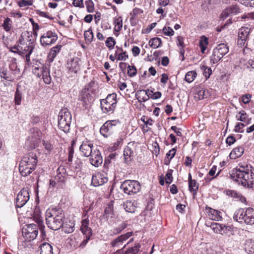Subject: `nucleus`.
I'll return each mask as SVG.
<instances>
[{
    "instance_id": "obj_1",
    "label": "nucleus",
    "mask_w": 254,
    "mask_h": 254,
    "mask_svg": "<svg viewBox=\"0 0 254 254\" xmlns=\"http://www.w3.org/2000/svg\"><path fill=\"white\" fill-rule=\"evenodd\" d=\"M252 168L250 165L240 163L231 174V177L245 187L254 189V173Z\"/></svg>"
},
{
    "instance_id": "obj_2",
    "label": "nucleus",
    "mask_w": 254,
    "mask_h": 254,
    "mask_svg": "<svg viewBox=\"0 0 254 254\" xmlns=\"http://www.w3.org/2000/svg\"><path fill=\"white\" fill-rule=\"evenodd\" d=\"M64 218V213L61 209L49 208L46 212V224L53 230H58L62 227Z\"/></svg>"
},
{
    "instance_id": "obj_3",
    "label": "nucleus",
    "mask_w": 254,
    "mask_h": 254,
    "mask_svg": "<svg viewBox=\"0 0 254 254\" xmlns=\"http://www.w3.org/2000/svg\"><path fill=\"white\" fill-rule=\"evenodd\" d=\"M37 162L35 153L30 152L25 155L19 163V170L21 176L26 177L30 175L35 169Z\"/></svg>"
},
{
    "instance_id": "obj_4",
    "label": "nucleus",
    "mask_w": 254,
    "mask_h": 254,
    "mask_svg": "<svg viewBox=\"0 0 254 254\" xmlns=\"http://www.w3.org/2000/svg\"><path fill=\"white\" fill-rule=\"evenodd\" d=\"M18 43L26 53V61L27 63L30 61V56L35 45V38L31 32L23 31L18 39Z\"/></svg>"
},
{
    "instance_id": "obj_5",
    "label": "nucleus",
    "mask_w": 254,
    "mask_h": 254,
    "mask_svg": "<svg viewBox=\"0 0 254 254\" xmlns=\"http://www.w3.org/2000/svg\"><path fill=\"white\" fill-rule=\"evenodd\" d=\"M233 218L240 223L253 225L254 224V209L251 207L239 209L235 212Z\"/></svg>"
},
{
    "instance_id": "obj_6",
    "label": "nucleus",
    "mask_w": 254,
    "mask_h": 254,
    "mask_svg": "<svg viewBox=\"0 0 254 254\" xmlns=\"http://www.w3.org/2000/svg\"><path fill=\"white\" fill-rule=\"evenodd\" d=\"M71 119V114L68 110L67 108L62 109L58 117L59 128L64 132H69Z\"/></svg>"
},
{
    "instance_id": "obj_7",
    "label": "nucleus",
    "mask_w": 254,
    "mask_h": 254,
    "mask_svg": "<svg viewBox=\"0 0 254 254\" xmlns=\"http://www.w3.org/2000/svg\"><path fill=\"white\" fill-rule=\"evenodd\" d=\"M117 103V94L115 93L110 94L105 99L101 100V110L104 113L111 114L115 111Z\"/></svg>"
},
{
    "instance_id": "obj_8",
    "label": "nucleus",
    "mask_w": 254,
    "mask_h": 254,
    "mask_svg": "<svg viewBox=\"0 0 254 254\" xmlns=\"http://www.w3.org/2000/svg\"><path fill=\"white\" fill-rule=\"evenodd\" d=\"M120 124L119 120L107 121L101 127L100 132L104 137L107 138L117 130Z\"/></svg>"
},
{
    "instance_id": "obj_9",
    "label": "nucleus",
    "mask_w": 254,
    "mask_h": 254,
    "mask_svg": "<svg viewBox=\"0 0 254 254\" xmlns=\"http://www.w3.org/2000/svg\"><path fill=\"white\" fill-rule=\"evenodd\" d=\"M229 52L227 44L221 43L214 48L210 57V62L213 64L217 63Z\"/></svg>"
},
{
    "instance_id": "obj_10",
    "label": "nucleus",
    "mask_w": 254,
    "mask_h": 254,
    "mask_svg": "<svg viewBox=\"0 0 254 254\" xmlns=\"http://www.w3.org/2000/svg\"><path fill=\"white\" fill-rule=\"evenodd\" d=\"M121 189L125 193L132 195L138 192L140 190L141 186L137 181L126 180L122 184Z\"/></svg>"
},
{
    "instance_id": "obj_11",
    "label": "nucleus",
    "mask_w": 254,
    "mask_h": 254,
    "mask_svg": "<svg viewBox=\"0 0 254 254\" xmlns=\"http://www.w3.org/2000/svg\"><path fill=\"white\" fill-rule=\"evenodd\" d=\"M22 230V235L27 241H32L36 238L40 230L38 225L34 223L27 224Z\"/></svg>"
},
{
    "instance_id": "obj_12",
    "label": "nucleus",
    "mask_w": 254,
    "mask_h": 254,
    "mask_svg": "<svg viewBox=\"0 0 254 254\" xmlns=\"http://www.w3.org/2000/svg\"><path fill=\"white\" fill-rule=\"evenodd\" d=\"M30 135L28 137L26 142L29 149H34L37 147L40 142L42 136L41 131L37 128H32L30 129Z\"/></svg>"
},
{
    "instance_id": "obj_13",
    "label": "nucleus",
    "mask_w": 254,
    "mask_h": 254,
    "mask_svg": "<svg viewBox=\"0 0 254 254\" xmlns=\"http://www.w3.org/2000/svg\"><path fill=\"white\" fill-rule=\"evenodd\" d=\"M33 72L37 77H42L44 82L49 84L51 82V77L50 74L49 67L48 65L42 64L41 66L35 67Z\"/></svg>"
},
{
    "instance_id": "obj_14",
    "label": "nucleus",
    "mask_w": 254,
    "mask_h": 254,
    "mask_svg": "<svg viewBox=\"0 0 254 254\" xmlns=\"http://www.w3.org/2000/svg\"><path fill=\"white\" fill-rule=\"evenodd\" d=\"M57 40V33L54 31L49 30L41 35L40 42L43 47H47L54 44Z\"/></svg>"
},
{
    "instance_id": "obj_15",
    "label": "nucleus",
    "mask_w": 254,
    "mask_h": 254,
    "mask_svg": "<svg viewBox=\"0 0 254 254\" xmlns=\"http://www.w3.org/2000/svg\"><path fill=\"white\" fill-rule=\"evenodd\" d=\"M29 189L27 188H23L19 192L17 195L15 206L17 208L23 207L29 200Z\"/></svg>"
},
{
    "instance_id": "obj_16",
    "label": "nucleus",
    "mask_w": 254,
    "mask_h": 254,
    "mask_svg": "<svg viewBox=\"0 0 254 254\" xmlns=\"http://www.w3.org/2000/svg\"><path fill=\"white\" fill-rule=\"evenodd\" d=\"M93 144L91 141L85 139L82 142L79 147L81 154L85 157H89L93 151Z\"/></svg>"
},
{
    "instance_id": "obj_17",
    "label": "nucleus",
    "mask_w": 254,
    "mask_h": 254,
    "mask_svg": "<svg viewBox=\"0 0 254 254\" xmlns=\"http://www.w3.org/2000/svg\"><path fill=\"white\" fill-rule=\"evenodd\" d=\"M81 61L78 58H75L68 61L66 64L68 72L70 74L77 73L80 69Z\"/></svg>"
},
{
    "instance_id": "obj_18",
    "label": "nucleus",
    "mask_w": 254,
    "mask_h": 254,
    "mask_svg": "<svg viewBox=\"0 0 254 254\" xmlns=\"http://www.w3.org/2000/svg\"><path fill=\"white\" fill-rule=\"evenodd\" d=\"M241 12V9L237 4H232L226 8L221 14V17L224 19L229 16L237 15Z\"/></svg>"
},
{
    "instance_id": "obj_19",
    "label": "nucleus",
    "mask_w": 254,
    "mask_h": 254,
    "mask_svg": "<svg viewBox=\"0 0 254 254\" xmlns=\"http://www.w3.org/2000/svg\"><path fill=\"white\" fill-rule=\"evenodd\" d=\"M79 99L82 102L83 106L85 107L94 101L93 97L89 93L88 89H86V88L82 90Z\"/></svg>"
},
{
    "instance_id": "obj_20",
    "label": "nucleus",
    "mask_w": 254,
    "mask_h": 254,
    "mask_svg": "<svg viewBox=\"0 0 254 254\" xmlns=\"http://www.w3.org/2000/svg\"><path fill=\"white\" fill-rule=\"evenodd\" d=\"M133 234L132 232H128L127 233L121 235L117 238L113 240L110 243L112 247L119 248L123 245L124 242L130 238Z\"/></svg>"
},
{
    "instance_id": "obj_21",
    "label": "nucleus",
    "mask_w": 254,
    "mask_h": 254,
    "mask_svg": "<svg viewBox=\"0 0 254 254\" xmlns=\"http://www.w3.org/2000/svg\"><path fill=\"white\" fill-rule=\"evenodd\" d=\"M90 157V162L93 166L98 167L102 164L103 158L101 153L98 149L94 150Z\"/></svg>"
},
{
    "instance_id": "obj_22",
    "label": "nucleus",
    "mask_w": 254,
    "mask_h": 254,
    "mask_svg": "<svg viewBox=\"0 0 254 254\" xmlns=\"http://www.w3.org/2000/svg\"><path fill=\"white\" fill-rule=\"evenodd\" d=\"M210 227L215 233L220 234H226L231 230V226L217 223L212 224Z\"/></svg>"
},
{
    "instance_id": "obj_23",
    "label": "nucleus",
    "mask_w": 254,
    "mask_h": 254,
    "mask_svg": "<svg viewBox=\"0 0 254 254\" xmlns=\"http://www.w3.org/2000/svg\"><path fill=\"white\" fill-rule=\"evenodd\" d=\"M141 245L139 243H136L134 246L128 248L126 250L123 248L121 249L118 250L115 254H137L139 251Z\"/></svg>"
},
{
    "instance_id": "obj_24",
    "label": "nucleus",
    "mask_w": 254,
    "mask_h": 254,
    "mask_svg": "<svg viewBox=\"0 0 254 254\" xmlns=\"http://www.w3.org/2000/svg\"><path fill=\"white\" fill-rule=\"evenodd\" d=\"M33 219L36 223V225H38L40 227V231L42 235V237L46 236V232L45 231V226L42 217L40 215L39 211H36L34 212L33 215Z\"/></svg>"
},
{
    "instance_id": "obj_25",
    "label": "nucleus",
    "mask_w": 254,
    "mask_h": 254,
    "mask_svg": "<svg viewBox=\"0 0 254 254\" xmlns=\"http://www.w3.org/2000/svg\"><path fill=\"white\" fill-rule=\"evenodd\" d=\"M108 180V178L104 177L103 174L98 173L92 175L91 183L94 186L98 187L107 183Z\"/></svg>"
},
{
    "instance_id": "obj_26",
    "label": "nucleus",
    "mask_w": 254,
    "mask_h": 254,
    "mask_svg": "<svg viewBox=\"0 0 254 254\" xmlns=\"http://www.w3.org/2000/svg\"><path fill=\"white\" fill-rule=\"evenodd\" d=\"M133 143L129 142L128 143L127 146L124 151V156L125 158V162L128 163H129L132 159V157L134 155L133 151L131 149V146H133Z\"/></svg>"
},
{
    "instance_id": "obj_27",
    "label": "nucleus",
    "mask_w": 254,
    "mask_h": 254,
    "mask_svg": "<svg viewBox=\"0 0 254 254\" xmlns=\"http://www.w3.org/2000/svg\"><path fill=\"white\" fill-rule=\"evenodd\" d=\"M0 76L1 78L12 81L14 80V77L10 72V70H8L5 65H3L0 68Z\"/></svg>"
},
{
    "instance_id": "obj_28",
    "label": "nucleus",
    "mask_w": 254,
    "mask_h": 254,
    "mask_svg": "<svg viewBox=\"0 0 254 254\" xmlns=\"http://www.w3.org/2000/svg\"><path fill=\"white\" fill-rule=\"evenodd\" d=\"M209 96L210 93L208 90L199 87L196 88L194 97L200 100L204 98H206Z\"/></svg>"
},
{
    "instance_id": "obj_29",
    "label": "nucleus",
    "mask_w": 254,
    "mask_h": 254,
    "mask_svg": "<svg viewBox=\"0 0 254 254\" xmlns=\"http://www.w3.org/2000/svg\"><path fill=\"white\" fill-rule=\"evenodd\" d=\"M62 47V45H58L51 49L48 55V60L49 63L53 62L57 54L60 52Z\"/></svg>"
},
{
    "instance_id": "obj_30",
    "label": "nucleus",
    "mask_w": 254,
    "mask_h": 254,
    "mask_svg": "<svg viewBox=\"0 0 254 254\" xmlns=\"http://www.w3.org/2000/svg\"><path fill=\"white\" fill-rule=\"evenodd\" d=\"M89 220L87 218L84 219L81 221V226L80 227L81 231L84 235H92V231L91 229L88 227Z\"/></svg>"
},
{
    "instance_id": "obj_31",
    "label": "nucleus",
    "mask_w": 254,
    "mask_h": 254,
    "mask_svg": "<svg viewBox=\"0 0 254 254\" xmlns=\"http://www.w3.org/2000/svg\"><path fill=\"white\" fill-rule=\"evenodd\" d=\"M137 202L135 200H127L124 203L123 206L127 212H134L136 208Z\"/></svg>"
},
{
    "instance_id": "obj_32",
    "label": "nucleus",
    "mask_w": 254,
    "mask_h": 254,
    "mask_svg": "<svg viewBox=\"0 0 254 254\" xmlns=\"http://www.w3.org/2000/svg\"><path fill=\"white\" fill-rule=\"evenodd\" d=\"M208 216L210 219L215 221H220L222 219V213L217 210L209 208Z\"/></svg>"
},
{
    "instance_id": "obj_33",
    "label": "nucleus",
    "mask_w": 254,
    "mask_h": 254,
    "mask_svg": "<svg viewBox=\"0 0 254 254\" xmlns=\"http://www.w3.org/2000/svg\"><path fill=\"white\" fill-rule=\"evenodd\" d=\"M8 68L14 77L19 74V69L17 68L16 60L15 58L12 59L10 61Z\"/></svg>"
},
{
    "instance_id": "obj_34",
    "label": "nucleus",
    "mask_w": 254,
    "mask_h": 254,
    "mask_svg": "<svg viewBox=\"0 0 254 254\" xmlns=\"http://www.w3.org/2000/svg\"><path fill=\"white\" fill-rule=\"evenodd\" d=\"M244 148L242 146H238L234 148L230 154V157L232 159H236L240 157L243 154Z\"/></svg>"
},
{
    "instance_id": "obj_35",
    "label": "nucleus",
    "mask_w": 254,
    "mask_h": 254,
    "mask_svg": "<svg viewBox=\"0 0 254 254\" xmlns=\"http://www.w3.org/2000/svg\"><path fill=\"white\" fill-rule=\"evenodd\" d=\"M39 248L40 254H53V248L48 243H44L40 245Z\"/></svg>"
},
{
    "instance_id": "obj_36",
    "label": "nucleus",
    "mask_w": 254,
    "mask_h": 254,
    "mask_svg": "<svg viewBox=\"0 0 254 254\" xmlns=\"http://www.w3.org/2000/svg\"><path fill=\"white\" fill-rule=\"evenodd\" d=\"M59 171L60 168L58 169L57 171V174L54 178L56 180V182H57V183L59 184V186L60 188H63L65 181L66 177L64 173H62L61 172H59Z\"/></svg>"
},
{
    "instance_id": "obj_37",
    "label": "nucleus",
    "mask_w": 254,
    "mask_h": 254,
    "mask_svg": "<svg viewBox=\"0 0 254 254\" xmlns=\"http://www.w3.org/2000/svg\"><path fill=\"white\" fill-rule=\"evenodd\" d=\"M135 97L136 99L140 102L146 101L149 98V96L147 95V91L145 90H139L137 91L135 93Z\"/></svg>"
},
{
    "instance_id": "obj_38",
    "label": "nucleus",
    "mask_w": 254,
    "mask_h": 254,
    "mask_svg": "<svg viewBox=\"0 0 254 254\" xmlns=\"http://www.w3.org/2000/svg\"><path fill=\"white\" fill-rule=\"evenodd\" d=\"M74 224L70 221L65 222V223L63 222V225L62 226L63 230L65 233H71L73 232L74 231Z\"/></svg>"
},
{
    "instance_id": "obj_39",
    "label": "nucleus",
    "mask_w": 254,
    "mask_h": 254,
    "mask_svg": "<svg viewBox=\"0 0 254 254\" xmlns=\"http://www.w3.org/2000/svg\"><path fill=\"white\" fill-rule=\"evenodd\" d=\"M208 45V38L205 36H202L199 42V46L200 48L201 52L204 53Z\"/></svg>"
},
{
    "instance_id": "obj_40",
    "label": "nucleus",
    "mask_w": 254,
    "mask_h": 254,
    "mask_svg": "<svg viewBox=\"0 0 254 254\" xmlns=\"http://www.w3.org/2000/svg\"><path fill=\"white\" fill-rule=\"evenodd\" d=\"M176 153V149L174 148L170 150L166 155L164 163L166 165H169L171 160L175 156Z\"/></svg>"
},
{
    "instance_id": "obj_41",
    "label": "nucleus",
    "mask_w": 254,
    "mask_h": 254,
    "mask_svg": "<svg viewBox=\"0 0 254 254\" xmlns=\"http://www.w3.org/2000/svg\"><path fill=\"white\" fill-rule=\"evenodd\" d=\"M127 226V224L126 222H123L118 226L115 227L112 230V234L111 235H116L121 233L124 229Z\"/></svg>"
},
{
    "instance_id": "obj_42",
    "label": "nucleus",
    "mask_w": 254,
    "mask_h": 254,
    "mask_svg": "<svg viewBox=\"0 0 254 254\" xmlns=\"http://www.w3.org/2000/svg\"><path fill=\"white\" fill-rule=\"evenodd\" d=\"M245 249L246 252L249 254H254V241L252 240H248L245 244Z\"/></svg>"
},
{
    "instance_id": "obj_43",
    "label": "nucleus",
    "mask_w": 254,
    "mask_h": 254,
    "mask_svg": "<svg viewBox=\"0 0 254 254\" xmlns=\"http://www.w3.org/2000/svg\"><path fill=\"white\" fill-rule=\"evenodd\" d=\"M162 44L161 38L155 37L151 39L149 41L150 46L154 49L159 47Z\"/></svg>"
},
{
    "instance_id": "obj_44",
    "label": "nucleus",
    "mask_w": 254,
    "mask_h": 254,
    "mask_svg": "<svg viewBox=\"0 0 254 254\" xmlns=\"http://www.w3.org/2000/svg\"><path fill=\"white\" fill-rule=\"evenodd\" d=\"M197 73L195 70L188 71L185 76V80L188 83L192 82L196 78Z\"/></svg>"
},
{
    "instance_id": "obj_45",
    "label": "nucleus",
    "mask_w": 254,
    "mask_h": 254,
    "mask_svg": "<svg viewBox=\"0 0 254 254\" xmlns=\"http://www.w3.org/2000/svg\"><path fill=\"white\" fill-rule=\"evenodd\" d=\"M250 29L248 27H242L240 29L238 37L243 40H246L249 34Z\"/></svg>"
},
{
    "instance_id": "obj_46",
    "label": "nucleus",
    "mask_w": 254,
    "mask_h": 254,
    "mask_svg": "<svg viewBox=\"0 0 254 254\" xmlns=\"http://www.w3.org/2000/svg\"><path fill=\"white\" fill-rule=\"evenodd\" d=\"M21 47L18 43L17 46H14L10 48V51L14 53H18L20 55L26 58V53L24 51V50L21 49Z\"/></svg>"
},
{
    "instance_id": "obj_47",
    "label": "nucleus",
    "mask_w": 254,
    "mask_h": 254,
    "mask_svg": "<svg viewBox=\"0 0 254 254\" xmlns=\"http://www.w3.org/2000/svg\"><path fill=\"white\" fill-rule=\"evenodd\" d=\"M20 85L18 84L15 93L14 101L16 105H19L21 104L22 93L20 91Z\"/></svg>"
},
{
    "instance_id": "obj_48",
    "label": "nucleus",
    "mask_w": 254,
    "mask_h": 254,
    "mask_svg": "<svg viewBox=\"0 0 254 254\" xmlns=\"http://www.w3.org/2000/svg\"><path fill=\"white\" fill-rule=\"evenodd\" d=\"M189 188L190 191L192 192L193 194H196L198 189V184L196 181L195 180L190 181V182L189 183Z\"/></svg>"
},
{
    "instance_id": "obj_49",
    "label": "nucleus",
    "mask_w": 254,
    "mask_h": 254,
    "mask_svg": "<svg viewBox=\"0 0 254 254\" xmlns=\"http://www.w3.org/2000/svg\"><path fill=\"white\" fill-rule=\"evenodd\" d=\"M115 27L114 31L119 32L123 27V19L121 16L116 18L114 21Z\"/></svg>"
},
{
    "instance_id": "obj_50",
    "label": "nucleus",
    "mask_w": 254,
    "mask_h": 254,
    "mask_svg": "<svg viewBox=\"0 0 254 254\" xmlns=\"http://www.w3.org/2000/svg\"><path fill=\"white\" fill-rule=\"evenodd\" d=\"M2 26L5 31H9L12 27V21L8 17L6 18L3 21Z\"/></svg>"
},
{
    "instance_id": "obj_51",
    "label": "nucleus",
    "mask_w": 254,
    "mask_h": 254,
    "mask_svg": "<svg viewBox=\"0 0 254 254\" xmlns=\"http://www.w3.org/2000/svg\"><path fill=\"white\" fill-rule=\"evenodd\" d=\"M42 144L46 154H50L54 149L53 145L50 141L43 140Z\"/></svg>"
},
{
    "instance_id": "obj_52",
    "label": "nucleus",
    "mask_w": 254,
    "mask_h": 254,
    "mask_svg": "<svg viewBox=\"0 0 254 254\" xmlns=\"http://www.w3.org/2000/svg\"><path fill=\"white\" fill-rule=\"evenodd\" d=\"M84 36L86 43H90L94 38L93 33L91 29L84 32Z\"/></svg>"
},
{
    "instance_id": "obj_53",
    "label": "nucleus",
    "mask_w": 254,
    "mask_h": 254,
    "mask_svg": "<svg viewBox=\"0 0 254 254\" xmlns=\"http://www.w3.org/2000/svg\"><path fill=\"white\" fill-rule=\"evenodd\" d=\"M105 44L106 46L110 49L112 50L116 44V41L114 38L112 37H108L106 42Z\"/></svg>"
},
{
    "instance_id": "obj_54",
    "label": "nucleus",
    "mask_w": 254,
    "mask_h": 254,
    "mask_svg": "<svg viewBox=\"0 0 254 254\" xmlns=\"http://www.w3.org/2000/svg\"><path fill=\"white\" fill-rule=\"evenodd\" d=\"M201 69L203 70V75L206 78H208L212 73L211 68L205 65H202L201 66Z\"/></svg>"
},
{
    "instance_id": "obj_55",
    "label": "nucleus",
    "mask_w": 254,
    "mask_h": 254,
    "mask_svg": "<svg viewBox=\"0 0 254 254\" xmlns=\"http://www.w3.org/2000/svg\"><path fill=\"white\" fill-rule=\"evenodd\" d=\"M85 5L88 12H93L94 10V4L92 0H88L85 1Z\"/></svg>"
},
{
    "instance_id": "obj_56",
    "label": "nucleus",
    "mask_w": 254,
    "mask_h": 254,
    "mask_svg": "<svg viewBox=\"0 0 254 254\" xmlns=\"http://www.w3.org/2000/svg\"><path fill=\"white\" fill-rule=\"evenodd\" d=\"M70 163L71 167H72L73 168L75 169H80L82 166V162L81 160L79 158H76L73 163Z\"/></svg>"
},
{
    "instance_id": "obj_57",
    "label": "nucleus",
    "mask_w": 254,
    "mask_h": 254,
    "mask_svg": "<svg viewBox=\"0 0 254 254\" xmlns=\"http://www.w3.org/2000/svg\"><path fill=\"white\" fill-rule=\"evenodd\" d=\"M127 69V74L129 77H133L136 74L137 70L134 66L128 65Z\"/></svg>"
},
{
    "instance_id": "obj_58",
    "label": "nucleus",
    "mask_w": 254,
    "mask_h": 254,
    "mask_svg": "<svg viewBox=\"0 0 254 254\" xmlns=\"http://www.w3.org/2000/svg\"><path fill=\"white\" fill-rule=\"evenodd\" d=\"M164 35L168 36H172L174 34V31L170 27L165 26L162 30Z\"/></svg>"
},
{
    "instance_id": "obj_59",
    "label": "nucleus",
    "mask_w": 254,
    "mask_h": 254,
    "mask_svg": "<svg viewBox=\"0 0 254 254\" xmlns=\"http://www.w3.org/2000/svg\"><path fill=\"white\" fill-rule=\"evenodd\" d=\"M33 4L32 0H20L18 2V5L19 7H25L27 6L32 5Z\"/></svg>"
},
{
    "instance_id": "obj_60",
    "label": "nucleus",
    "mask_w": 254,
    "mask_h": 254,
    "mask_svg": "<svg viewBox=\"0 0 254 254\" xmlns=\"http://www.w3.org/2000/svg\"><path fill=\"white\" fill-rule=\"evenodd\" d=\"M123 144V139L122 137L118 138L116 142L113 144L112 149L113 150H116L119 147H121Z\"/></svg>"
},
{
    "instance_id": "obj_61",
    "label": "nucleus",
    "mask_w": 254,
    "mask_h": 254,
    "mask_svg": "<svg viewBox=\"0 0 254 254\" xmlns=\"http://www.w3.org/2000/svg\"><path fill=\"white\" fill-rule=\"evenodd\" d=\"M172 172L173 170H169L166 174L165 179L167 184H170L173 181Z\"/></svg>"
},
{
    "instance_id": "obj_62",
    "label": "nucleus",
    "mask_w": 254,
    "mask_h": 254,
    "mask_svg": "<svg viewBox=\"0 0 254 254\" xmlns=\"http://www.w3.org/2000/svg\"><path fill=\"white\" fill-rule=\"evenodd\" d=\"M239 114L240 115V118L238 119V120L241 122H246L248 117V115L247 114L246 112L244 111H240Z\"/></svg>"
},
{
    "instance_id": "obj_63",
    "label": "nucleus",
    "mask_w": 254,
    "mask_h": 254,
    "mask_svg": "<svg viewBox=\"0 0 254 254\" xmlns=\"http://www.w3.org/2000/svg\"><path fill=\"white\" fill-rule=\"evenodd\" d=\"M36 13L40 16L46 17L49 19H52L53 18L49 15V13L46 12L42 11L40 10H36Z\"/></svg>"
},
{
    "instance_id": "obj_64",
    "label": "nucleus",
    "mask_w": 254,
    "mask_h": 254,
    "mask_svg": "<svg viewBox=\"0 0 254 254\" xmlns=\"http://www.w3.org/2000/svg\"><path fill=\"white\" fill-rule=\"evenodd\" d=\"M251 98V95L249 94H245L243 95L242 97V102L245 104H248L250 102Z\"/></svg>"
}]
</instances>
